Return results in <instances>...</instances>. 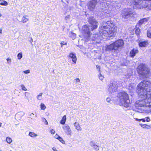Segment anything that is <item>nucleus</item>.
Here are the masks:
<instances>
[{"label":"nucleus","instance_id":"nucleus-1","mask_svg":"<svg viewBox=\"0 0 151 151\" xmlns=\"http://www.w3.org/2000/svg\"><path fill=\"white\" fill-rule=\"evenodd\" d=\"M137 93L139 95L142 100L137 101L135 106L138 109L139 107H145L142 111L143 113H149L151 112V82L150 81H143L140 83L137 87Z\"/></svg>","mask_w":151,"mask_h":151},{"label":"nucleus","instance_id":"nucleus-2","mask_svg":"<svg viewBox=\"0 0 151 151\" xmlns=\"http://www.w3.org/2000/svg\"><path fill=\"white\" fill-rule=\"evenodd\" d=\"M99 35L103 38L104 37H111L114 35L116 32L117 27L112 21L103 22L102 26L99 28Z\"/></svg>","mask_w":151,"mask_h":151},{"label":"nucleus","instance_id":"nucleus-3","mask_svg":"<svg viewBox=\"0 0 151 151\" xmlns=\"http://www.w3.org/2000/svg\"><path fill=\"white\" fill-rule=\"evenodd\" d=\"M134 9H141L147 8L151 10V0H143L142 4H139L140 0H132Z\"/></svg>","mask_w":151,"mask_h":151},{"label":"nucleus","instance_id":"nucleus-4","mask_svg":"<svg viewBox=\"0 0 151 151\" xmlns=\"http://www.w3.org/2000/svg\"><path fill=\"white\" fill-rule=\"evenodd\" d=\"M118 97L119 99L120 105L127 108L129 106L130 101L128 94L124 91H122L118 93Z\"/></svg>","mask_w":151,"mask_h":151},{"label":"nucleus","instance_id":"nucleus-5","mask_svg":"<svg viewBox=\"0 0 151 151\" xmlns=\"http://www.w3.org/2000/svg\"><path fill=\"white\" fill-rule=\"evenodd\" d=\"M137 70L140 77L142 78H148L150 75L149 70L145 65L141 64L138 66Z\"/></svg>","mask_w":151,"mask_h":151},{"label":"nucleus","instance_id":"nucleus-6","mask_svg":"<svg viewBox=\"0 0 151 151\" xmlns=\"http://www.w3.org/2000/svg\"><path fill=\"white\" fill-rule=\"evenodd\" d=\"M124 44L123 40L119 39L111 44L106 45V50L107 51L117 50L119 47L122 46Z\"/></svg>","mask_w":151,"mask_h":151},{"label":"nucleus","instance_id":"nucleus-7","mask_svg":"<svg viewBox=\"0 0 151 151\" xmlns=\"http://www.w3.org/2000/svg\"><path fill=\"white\" fill-rule=\"evenodd\" d=\"M135 12L131 8H127L124 9L121 13V15L123 19H127L130 17H134L136 15Z\"/></svg>","mask_w":151,"mask_h":151},{"label":"nucleus","instance_id":"nucleus-8","mask_svg":"<svg viewBox=\"0 0 151 151\" xmlns=\"http://www.w3.org/2000/svg\"><path fill=\"white\" fill-rule=\"evenodd\" d=\"M82 32L83 35L84 40L86 42H88L91 37L90 28L87 25H84L82 27Z\"/></svg>","mask_w":151,"mask_h":151},{"label":"nucleus","instance_id":"nucleus-9","mask_svg":"<svg viewBox=\"0 0 151 151\" xmlns=\"http://www.w3.org/2000/svg\"><path fill=\"white\" fill-rule=\"evenodd\" d=\"M101 1L100 4L102 6V7H105L106 8L107 6L110 7L111 6L112 7H115L117 3L116 1H112L111 0H108L106 2V1Z\"/></svg>","mask_w":151,"mask_h":151},{"label":"nucleus","instance_id":"nucleus-10","mask_svg":"<svg viewBox=\"0 0 151 151\" xmlns=\"http://www.w3.org/2000/svg\"><path fill=\"white\" fill-rule=\"evenodd\" d=\"M108 86V91L110 93L112 94L117 91L118 88L117 83V82L113 81L109 84Z\"/></svg>","mask_w":151,"mask_h":151},{"label":"nucleus","instance_id":"nucleus-11","mask_svg":"<svg viewBox=\"0 0 151 151\" xmlns=\"http://www.w3.org/2000/svg\"><path fill=\"white\" fill-rule=\"evenodd\" d=\"M88 21L89 24L91 25V27H89L91 28L92 31L97 28L98 24L93 17H90Z\"/></svg>","mask_w":151,"mask_h":151},{"label":"nucleus","instance_id":"nucleus-12","mask_svg":"<svg viewBox=\"0 0 151 151\" xmlns=\"http://www.w3.org/2000/svg\"><path fill=\"white\" fill-rule=\"evenodd\" d=\"M97 3L96 0H92L89 2L87 4L88 9L91 11H93Z\"/></svg>","mask_w":151,"mask_h":151},{"label":"nucleus","instance_id":"nucleus-13","mask_svg":"<svg viewBox=\"0 0 151 151\" xmlns=\"http://www.w3.org/2000/svg\"><path fill=\"white\" fill-rule=\"evenodd\" d=\"M63 128L65 133L67 135L71 136L72 131L69 126L65 125L63 127Z\"/></svg>","mask_w":151,"mask_h":151},{"label":"nucleus","instance_id":"nucleus-14","mask_svg":"<svg viewBox=\"0 0 151 151\" xmlns=\"http://www.w3.org/2000/svg\"><path fill=\"white\" fill-rule=\"evenodd\" d=\"M68 58H70L73 62L76 64L77 61V58L76 56V54L74 52L70 53L67 56Z\"/></svg>","mask_w":151,"mask_h":151},{"label":"nucleus","instance_id":"nucleus-15","mask_svg":"<svg viewBox=\"0 0 151 151\" xmlns=\"http://www.w3.org/2000/svg\"><path fill=\"white\" fill-rule=\"evenodd\" d=\"M90 146L92 147L93 148L97 151L99 150L98 146L96 145L95 143L93 141H91L90 142Z\"/></svg>","mask_w":151,"mask_h":151},{"label":"nucleus","instance_id":"nucleus-16","mask_svg":"<svg viewBox=\"0 0 151 151\" xmlns=\"http://www.w3.org/2000/svg\"><path fill=\"white\" fill-rule=\"evenodd\" d=\"M148 44V42L147 40L141 41L139 43V46L141 47H145Z\"/></svg>","mask_w":151,"mask_h":151},{"label":"nucleus","instance_id":"nucleus-17","mask_svg":"<svg viewBox=\"0 0 151 151\" xmlns=\"http://www.w3.org/2000/svg\"><path fill=\"white\" fill-rule=\"evenodd\" d=\"M138 52V50L135 49H133L130 52V56L131 57H134Z\"/></svg>","mask_w":151,"mask_h":151},{"label":"nucleus","instance_id":"nucleus-18","mask_svg":"<svg viewBox=\"0 0 151 151\" xmlns=\"http://www.w3.org/2000/svg\"><path fill=\"white\" fill-rule=\"evenodd\" d=\"M135 87V84L134 83H131L129 85L128 89L129 90L130 92L133 91Z\"/></svg>","mask_w":151,"mask_h":151},{"label":"nucleus","instance_id":"nucleus-19","mask_svg":"<svg viewBox=\"0 0 151 151\" xmlns=\"http://www.w3.org/2000/svg\"><path fill=\"white\" fill-rule=\"evenodd\" d=\"M147 22V20L146 19L144 18L141 19L139 21V25L141 26L142 24H145V22Z\"/></svg>","mask_w":151,"mask_h":151},{"label":"nucleus","instance_id":"nucleus-20","mask_svg":"<svg viewBox=\"0 0 151 151\" xmlns=\"http://www.w3.org/2000/svg\"><path fill=\"white\" fill-rule=\"evenodd\" d=\"M24 114V113L22 112H19L16 114L15 117L17 118H21V117L23 116Z\"/></svg>","mask_w":151,"mask_h":151},{"label":"nucleus","instance_id":"nucleus-21","mask_svg":"<svg viewBox=\"0 0 151 151\" xmlns=\"http://www.w3.org/2000/svg\"><path fill=\"white\" fill-rule=\"evenodd\" d=\"M74 125L76 129L78 131H81V127L80 126L79 124L78 123H77L76 122L74 123Z\"/></svg>","mask_w":151,"mask_h":151},{"label":"nucleus","instance_id":"nucleus-22","mask_svg":"<svg viewBox=\"0 0 151 151\" xmlns=\"http://www.w3.org/2000/svg\"><path fill=\"white\" fill-rule=\"evenodd\" d=\"M0 4L1 5L6 6L8 5L7 2L5 1L0 0Z\"/></svg>","mask_w":151,"mask_h":151},{"label":"nucleus","instance_id":"nucleus-23","mask_svg":"<svg viewBox=\"0 0 151 151\" xmlns=\"http://www.w3.org/2000/svg\"><path fill=\"white\" fill-rule=\"evenodd\" d=\"M29 135L32 138H35L37 136V135L35 134L34 132H29Z\"/></svg>","mask_w":151,"mask_h":151},{"label":"nucleus","instance_id":"nucleus-24","mask_svg":"<svg viewBox=\"0 0 151 151\" xmlns=\"http://www.w3.org/2000/svg\"><path fill=\"white\" fill-rule=\"evenodd\" d=\"M28 20V19L27 18V17L26 16H24L22 19L21 21L23 23H26Z\"/></svg>","mask_w":151,"mask_h":151},{"label":"nucleus","instance_id":"nucleus-25","mask_svg":"<svg viewBox=\"0 0 151 151\" xmlns=\"http://www.w3.org/2000/svg\"><path fill=\"white\" fill-rule=\"evenodd\" d=\"M66 119V116L65 115H64L63 116L61 120L60 123L62 124H64L65 122Z\"/></svg>","mask_w":151,"mask_h":151},{"label":"nucleus","instance_id":"nucleus-26","mask_svg":"<svg viewBox=\"0 0 151 151\" xmlns=\"http://www.w3.org/2000/svg\"><path fill=\"white\" fill-rule=\"evenodd\" d=\"M147 35L148 37L151 38V28L147 30Z\"/></svg>","mask_w":151,"mask_h":151},{"label":"nucleus","instance_id":"nucleus-27","mask_svg":"<svg viewBox=\"0 0 151 151\" xmlns=\"http://www.w3.org/2000/svg\"><path fill=\"white\" fill-rule=\"evenodd\" d=\"M141 127H142L143 128H147V129H150L151 127L150 125H148L147 124H140Z\"/></svg>","mask_w":151,"mask_h":151},{"label":"nucleus","instance_id":"nucleus-28","mask_svg":"<svg viewBox=\"0 0 151 151\" xmlns=\"http://www.w3.org/2000/svg\"><path fill=\"white\" fill-rule=\"evenodd\" d=\"M6 141L8 143L10 144L12 142V140L10 137H7L6 138Z\"/></svg>","mask_w":151,"mask_h":151},{"label":"nucleus","instance_id":"nucleus-29","mask_svg":"<svg viewBox=\"0 0 151 151\" xmlns=\"http://www.w3.org/2000/svg\"><path fill=\"white\" fill-rule=\"evenodd\" d=\"M92 40H94L95 39H96L98 37V35L96 34H93L92 35Z\"/></svg>","mask_w":151,"mask_h":151},{"label":"nucleus","instance_id":"nucleus-30","mask_svg":"<svg viewBox=\"0 0 151 151\" xmlns=\"http://www.w3.org/2000/svg\"><path fill=\"white\" fill-rule=\"evenodd\" d=\"M42 93H40L39 95H38L37 96V99L39 100H41L42 99Z\"/></svg>","mask_w":151,"mask_h":151},{"label":"nucleus","instance_id":"nucleus-31","mask_svg":"<svg viewBox=\"0 0 151 151\" xmlns=\"http://www.w3.org/2000/svg\"><path fill=\"white\" fill-rule=\"evenodd\" d=\"M22 57V53H19L17 55L18 58L19 59H21Z\"/></svg>","mask_w":151,"mask_h":151},{"label":"nucleus","instance_id":"nucleus-32","mask_svg":"<svg viewBox=\"0 0 151 151\" xmlns=\"http://www.w3.org/2000/svg\"><path fill=\"white\" fill-rule=\"evenodd\" d=\"M40 107L41 109L42 110H44L46 108V106L45 105L42 103H41L40 105Z\"/></svg>","mask_w":151,"mask_h":151},{"label":"nucleus","instance_id":"nucleus-33","mask_svg":"<svg viewBox=\"0 0 151 151\" xmlns=\"http://www.w3.org/2000/svg\"><path fill=\"white\" fill-rule=\"evenodd\" d=\"M58 139L62 143H65V141H64V140H63V138L60 137H59Z\"/></svg>","mask_w":151,"mask_h":151},{"label":"nucleus","instance_id":"nucleus-34","mask_svg":"<svg viewBox=\"0 0 151 151\" xmlns=\"http://www.w3.org/2000/svg\"><path fill=\"white\" fill-rule=\"evenodd\" d=\"M21 87L22 88V89L24 91H26L27 90V89L26 88V87H25L24 85H21Z\"/></svg>","mask_w":151,"mask_h":151},{"label":"nucleus","instance_id":"nucleus-35","mask_svg":"<svg viewBox=\"0 0 151 151\" xmlns=\"http://www.w3.org/2000/svg\"><path fill=\"white\" fill-rule=\"evenodd\" d=\"M104 78V77L100 73L99 74V78L100 80H102Z\"/></svg>","mask_w":151,"mask_h":151},{"label":"nucleus","instance_id":"nucleus-36","mask_svg":"<svg viewBox=\"0 0 151 151\" xmlns=\"http://www.w3.org/2000/svg\"><path fill=\"white\" fill-rule=\"evenodd\" d=\"M50 132L52 134H54L55 133V130L52 129H50Z\"/></svg>","mask_w":151,"mask_h":151},{"label":"nucleus","instance_id":"nucleus-37","mask_svg":"<svg viewBox=\"0 0 151 151\" xmlns=\"http://www.w3.org/2000/svg\"><path fill=\"white\" fill-rule=\"evenodd\" d=\"M23 72L25 74L29 73H30V70H26L24 71Z\"/></svg>","mask_w":151,"mask_h":151},{"label":"nucleus","instance_id":"nucleus-38","mask_svg":"<svg viewBox=\"0 0 151 151\" xmlns=\"http://www.w3.org/2000/svg\"><path fill=\"white\" fill-rule=\"evenodd\" d=\"M25 97L26 98H27L28 97L29 95V93L28 92H25Z\"/></svg>","mask_w":151,"mask_h":151},{"label":"nucleus","instance_id":"nucleus-39","mask_svg":"<svg viewBox=\"0 0 151 151\" xmlns=\"http://www.w3.org/2000/svg\"><path fill=\"white\" fill-rule=\"evenodd\" d=\"M44 120H45V122H45V124L47 125L48 124L47 122V121L46 120L45 118H42V120H43V121H44Z\"/></svg>","mask_w":151,"mask_h":151},{"label":"nucleus","instance_id":"nucleus-40","mask_svg":"<svg viewBox=\"0 0 151 151\" xmlns=\"http://www.w3.org/2000/svg\"><path fill=\"white\" fill-rule=\"evenodd\" d=\"M139 29H137L135 31V33L136 35H139Z\"/></svg>","mask_w":151,"mask_h":151},{"label":"nucleus","instance_id":"nucleus-41","mask_svg":"<svg viewBox=\"0 0 151 151\" xmlns=\"http://www.w3.org/2000/svg\"><path fill=\"white\" fill-rule=\"evenodd\" d=\"M66 43L64 42H62L60 43V45L61 47H63V45H66Z\"/></svg>","mask_w":151,"mask_h":151},{"label":"nucleus","instance_id":"nucleus-42","mask_svg":"<svg viewBox=\"0 0 151 151\" xmlns=\"http://www.w3.org/2000/svg\"><path fill=\"white\" fill-rule=\"evenodd\" d=\"M106 101L108 102L111 103V99L109 98H107L106 99Z\"/></svg>","mask_w":151,"mask_h":151},{"label":"nucleus","instance_id":"nucleus-43","mask_svg":"<svg viewBox=\"0 0 151 151\" xmlns=\"http://www.w3.org/2000/svg\"><path fill=\"white\" fill-rule=\"evenodd\" d=\"M146 119V122H149L150 121V118L149 117H146L145 118V119Z\"/></svg>","mask_w":151,"mask_h":151},{"label":"nucleus","instance_id":"nucleus-44","mask_svg":"<svg viewBox=\"0 0 151 151\" xmlns=\"http://www.w3.org/2000/svg\"><path fill=\"white\" fill-rule=\"evenodd\" d=\"M6 60L9 63H10L11 62V59L8 58L6 59Z\"/></svg>","mask_w":151,"mask_h":151},{"label":"nucleus","instance_id":"nucleus-45","mask_svg":"<svg viewBox=\"0 0 151 151\" xmlns=\"http://www.w3.org/2000/svg\"><path fill=\"white\" fill-rule=\"evenodd\" d=\"M96 67L97 68V70H98V71H99L100 70V67L99 65H97L96 66Z\"/></svg>","mask_w":151,"mask_h":151},{"label":"nucleus","instance_id":"nucleus-46","mask_svg":"<svg viewBox=\"0 0 151 151\" xmlns=\"http://www.w3.org/2000/svg\"><path fill=\"white\" fill-rule=\"evenodd\" d=\"M59 137H60V136L57 134H56L55 136V138L57 139H58V138H59Z\"/></svg>","mask_w":151,"mask_h":151},{"label":"nucleus","instance_id":"nucleus-47","mask_svg":"<svg viewBox=\"0 0 151 151\" xmlns=\"http://www.w3.org/2000/svg\"><path fill=\"white\" fill-rule=\"evenodd\" d=\"M75 81L76 82H79L80 81V80L78 78L75 79Z\"/></svg>","mask_w":151,"mask_h":151},{"label":"nucleus","instance_id":"nucleus-48","mask_svg":"<svg viewBox=\"0 0 151 151\" xmlns=\"http://www.w3.org/2000/svg\"><path fill=\"white\" fill-rule=\"evenodd\" d=\"M69 17H70L69 15H68L67 16H66L65 17V19L66 20H67L68 19H69Z\"/></svg>","mask_w":151,"mask_h":151},{"label":"nucleus","instance_id":"nucleus-49","mask_svg":"<svg viewBox=\"0 0 151 151\" xmlns=\"http://www.w3.org/2000/svg\"><path fill=\"white\" fill-rule=\"evenodd\" d=\"M141 121H142V122H145L146 121V120L145 119V118L144 119H141Z\"/></svg>","mask_w":151,"mask_h":151},{"label":"nucleus","instance_id":"nucleus-50","mask_svg":"<svg viewBox=\"0 0 151 151\" xmlns=\"http://www.w3.org/2000/svg\"><path fill=\"white\" fill-rule=\"evenodd\" d=\"M52 149L53 151H58L56 149V148L55 147H54L52 148Z\"/></svg>","mask_w":151,"mask_h":151},{"label":"nucleus","instance_id":"nucleus-51","mask_svg":"<svg viewBox=\"0 0 151 151\" xmlns=\"http://www.w3.org/2000/svg\"><path fill=\"white\" fill-rule=\"evenodd\" d=\"M135 119L136 121H141V119H138L137 118H135Z\"/></svg>","mask_w":151,"mask_h":151},{"label":"nucleus","instance_id":"nucleus-52","mask_svg":"<svg viewBox=\"0 0 151 151\" xmlns=\"http://www.w3.org/2000/svg\"><path fill=\"white\" fill-rule=\"evenodd\" d=\"M131 75V74L129 73L128 74V76H127V78H129V77Z\"/></svg>","mask_w":151,"mask_h":151},{"label":"nucleus","instance_id":"nucleus-53","mask_svg":"<svg viewBox=\"0 0 151 151\" xmlns=\"http://www.w3.org/2000/svg\"><path fill=\"white\" fill-rule=\"evenodd\" d=\"M73 36L74 37H76V35L75 34H74V33H73Z\"/></svg>","mask_w":151,"mask_h":151},{"label":"nucleus","instance_id":"nucleus-54","mask_svg":"<svg viewBox=\"0 0 151 151\" xmlns=\"http://www.w3.org/2000/svg\"><path fill=\"white\" fill-rule=\"evenodd\" d=\"M2 31V29H0V33H1Z\"/></svg>","mask_w":151,"mask_h":151},{"label":"nucleus","instance_id":"nucleus-55","mask_svg":"<svg viewBox=\"0 0 151 151\" xmlns=\"http://www.w3.org/2000/svg\"><path fill=\"white\" fill-rule=\"evenodd\" d=\"M2 123L0 122V127L1 126Z\"/></svg>","mask_w":151,"mask_h":151},{"label":"nucleus","instance_id":"nucleus-56","mask_svg":"<svg viewBox=\"0 0 151 151\" xmlns=\"http://www.w3.org/2000/svg\"><path fill=\"white\" fill-rule=\"evenodd\" d=\"M2 16L1 14L0 13V17H1Z\"/></svg>","mask_w":151,"mask_h":151},{"label":"nucleus","instance_id":"nucleus-57","mask_svg":"<svg viewBox=\"0 0 151 151\" xmlns=\"http://www.w3.org/2000/svg\"><path fill=\"white\" fill-rule=\"evenodd\" d=\"M32 114L34 115L33 113H32Z\"/></svg>","mask_w":151,"mask_h":151},{"label":"nucleus","instance_id":"nucleus-58","mask_svg":"<svg viewBox=\"0 0 151 151\" xmlns=\"http://www.w3.org/2000/svg\"><path fill=\"white\" fill-rule=\"evenodd\" d=\"M43 121L45 122V120H44V121Z\"/></svg>","mask_w":151,"mask_h":151},{"label":"nucleus","instance_id":"nucleus-59","mask_svg":"<svg viewBox=\"0 0 151 151\" xmlns=\"http://www.w3.org/2000/svg\"><path fill=\"white\" fill-rule=\"evenodd\" d=\"M0 151H1L0 150Z\"/></svg>","mask_w":151,"mask_h":151}]
</instances>
